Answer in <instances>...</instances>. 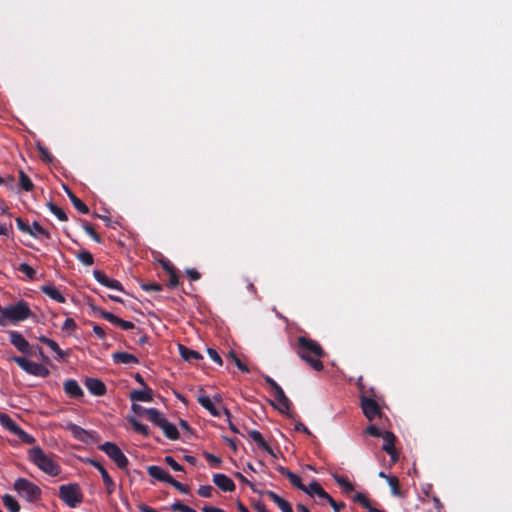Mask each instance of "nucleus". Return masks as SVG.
Instances as JSON below:
<instances>
[{
	"mask_svg": "<svg viewBox=\"0 0 512 512\" xmlns=\"http://www.w3.org/2000/svg\"><path fill=\"white\" fill-rule=\"evenodd\" d=\"M248 435L258 445L259 448L270 455H274L272 447L266 442L259 431L249 430Z\"/></svg>",
	"mask_w": 512,
	"mask_h": 512,
	"instance_id": "23",
	"label": "nucleus"
},
{
	"mask_svg": "<svg viewBox=\"0 0 512 512\" xmlns=\"http://www.w3.org/2000/svg\"><path fill=\"white\" fill-rule=\"evenodd\" d=\"M197 402L214 417H220L221 412L216 407L213 400L207 395L201 394L197 397Z\"/></svg>",
	"mask_w": 512,
	"mask_h": 512,
	"instance_id": "22",
	"label": "nucleus"
},
{
	"mask_svg": "<svg viewBox=\"0 0 512 512\" xmlns=\"http://www.w3.org/2000/svg\"><path fill=\"white\" fill-rule=\"evenodd\" d=\"M147 472L154 479L161 482H166L168 484H170V481H172L173 479V477L168 472H166L162 467L157 465L149 466L147 468Z\"/></svg>",
	"mask_w": 512,
	"mask_h": 512,
	"instance_id": "21",
	"label": "nucleus"
},
{
	"mask_svg": "<svg viewBox=\"0 0 512 512\" xmlns=\"http://www.w3.org/2000/svg\"><path fill=\"white\" fill-rule=\"evenodd\" d=\"M185 272L192 281H197L201 278V274L194 268H188Z\"/></svg>",
	"mask_w": 512,
	"mask_h": 512,
	"instance_id": "63",
	"label": "nucleus"
},
{
	"mask_svg": "<svg viewBox=\"0 0 512 512\" xmlns=\"http://www.w3.org/2000/svg\"><path fill=\"white\" fill-rule=\"evenodd\" d=\"M131 339L136 343V344H139V345H144L147 343L148 341V336L146 335V333L143 332L142 329L140 328H136L134 331H132L131 333Z\"/></svg>",
	"mask_w": 512,
	"mask_h": 512,
	"instance_id": "39",
	"label": "nucleus"
},
{
	"mask_svg": "<svg viewBox=\"0 0 512 512\" xmlns=\"http://www.w3.org/2000/svg\"><path fill=\"white\" fill-rule=\"evenodd\" d=\"M223 413L227 418L229 429L234 433H239V429L231 421V412L227 408H223Z\"/></svg>",
	"mask_w": 512,
	"mask_h": 512,
	"instance_id": "58",
	"label": "nucleus"
},
{
	"mask_svg": "<svg viewBox=\"0 0 512 512\" xmlns=\"http://www.w3.org/2000/svg\"><path fill=\"white\" fill-rule=\"evenodd\" d=\"M13 489L27 502L36 503L41 499L42 491L39 486L26 478H18L13 484Z\"/></svg>",
	"mask_w": 512,
	"mask_h": 512,
	"instance_id": "4",
	"label": "nucleus"
},
{
	"mask_svg": "<svg viewBox=\"0 0 512 512\" xmlns=\"http://www.w3.org/2000/svg\"><path fill=\"white\" fill-rule=\"evenodd\" d=\"M30 315V307L24 300H20L14 305L3 308L0 314V325H6L7 321L18 323L28 319Z\"/></svg>",
	"mask_w": 512,
	"mask_h": 512,
	"instance_id": "3",
	"label": "nucleus"
},
{
	"mask_svg": "<svg viewBox=\"0 0 512 512\" xmlns=\"http://www.w3.org/2000/svg\"><path fill=\"white\" fill-rule=\"evenodd\" d=\"M308 492L309 493H307V495L310 497H317L315 503L320 506H324L332 499V497L323 489L320 483L315 480L310 483V489Z\"/></svg>",
	"mask_w": 512,
	"mask_h": 512,
	"instance_id": "10",
	"label": "nucleus"
},
{
	"mask_svg": "<svg viewBox=\"0 0 512 512\" xmlns=\"http://www.w3.org/2000/svg\"><path fill=\"white\" fill-rule=\"evenodd\" d=\"M84 231L97 243H101L102 239L99 234L96 233L93 226L86 221H83Z\"/></svg>",
	"mask_w": 512,
	"mask_h": 512,
	"instance_id": "45",
	"label": "nucleus"
},
{
	"mask_svg": "<svg viewBox=\"0 0 512 512\" xmlns=\"http://www.w3.org/2000/svg\"><path fill=\"white\" fill-rule=\"evenodd\" d=\"M164 462L174 471H184L182 465H180L172 456H165Z\"/></svg>",
	"mask_w": 512,
	"mask_h": 512,
	"instance_id": "51",
	"label": "nucleus"
},
{
	"mask_svg": "<svg viewBox=\"0 0 512 512\" xmlns=\"http://www.w3.org/2000/svg\"><path fill=\"white\" fill-rule=\"evenodd\" d=\"M382 438L384 440L382 449L386 453H391L392 449H395L396 436L394 435V433L390 431H385L384 434L382 435Z\"/></svg>",
	"mask_w": 512,
	"mask_h": 512,
	"instance_id": "33",
	"label": "nucleus"
},
{
	"mask_svg": "<svg viewBox=\"0 0 512 512\" xmlns=\"http://www.w3.org/2000/svg\"><path fill=\"white\" fill-rule=\"evenodd\" d=\"M358 385V388H359V399L361 400V397L362 396H365V397H368L370 399H376L377 401L380 400V397L377 395L376 391L374 388H366L362 382H361V379L358 381L357 383Z\"/></svg>",
	"mask_w": 512,
	"mask_h": 512,
	"instance_id": "37",
	"label": "nucleus"
},
{
	"mask_svg": "<svg viewBox=\"0 0 512 512\" xmlns=\"http://www.w3.org/2000/svg\"><path fill=\"white\" fill-rule=\"evenodd\" d=\"M29 459L41 471L50 475L58 476L61 473L60 465L54 460L52 455L46 454L43 449L36 446L29 450Z\"/></svg>",
	"mask_w": 512,
	"mask_h": 512,
	"instance_id": "2",
	"label": "nucleus"
},
{
	"mask_svg": "<svg viewBox=\"0 0 512 512\" xmlns=\"http://www.w3.org/2000/svg\"><path fill=\"white\" fill-rule=\"evenodd\" d=\"M207 353L209 355V357L215 362L217 363L218 365L222 366L223 364V361H222V358L221 356L219 355V353L213 349V348H208L207 349Z\"/></svg>",
	"mask_w": 512,
	"mask_h": 512,
	"instance_id": "57",
	"label": "nucleus"
},
{
	"mask_svg": "<svg viewBox=\"0 0 512 512\" xmlns=\"http://www.w3.org/2000/svg\"><path fill=\"white\" fill-rule=\"evenodd\" d=\"M276 470L282 475L288 478L289 482L292 486L298 488L299 490L303 491L304 493H309L310 485L306 486L302 483V479L297 474L290 471L288 468L284 466H278Z\"/></svg>",
	"mask_w": 512,
	"mask_h": 512,
	"instance_id": "13",
	"label": "nucleus"
},
{
	"mask_svg": "<svg viewBox=\"0 0 512 512\" xmlns=\"http://www.w3.org/2000/svg\"><path fill=\"white\" fill-rule=\"evenodd\" d=\"M294 429H295V431L303 432L307 435H312L311 431L300 421L295 423Z\"/></svg>",
	"mask_w": 512,
	"mask_h": 512,
	"instance_id": "64",
	"label": "nucleus"
},
{
	"mask_svg": "<svg viewBox=\"0 0 512 512\" xmlns=\"http://www.w3.org/2000/svg\"><path fill=\"white\" fill-rule=\"evenodd\" d=\"M360 407L364 416L369 421H373L376 418H381L383 415L381 407L376 399H370L368 397L362 396Z\"/></svg>",
	"mask_w": 512,
	"mask_h": 512,
	"instance_id": "9",
	"label": "nucleus"
},
{
	"mask_svg": "<svg viewBox=\"0 0 512 512\" xmlns=\"http://www.w3.org/2000/svg\"><path fill=\"white\" fill-rule=\"evenodd\" d=\"M179 285V277L177 271L169 274V282L168 287L169 288H175Z\"/></svg>",
	"mask_w": 512,
	"mask_h": 512,
	"instance_id": "61",
	"label": "nucleus"
},
{
	"mask_svg": "<svg viewBox=\"0 0 512 512\" xmlns=\"http://www.w3.org/2000/svg\"><path fill=\"white\" fill-rule=\"evenodd\" d=\"M149 421L161 428L164 435L170 440L179 439V431L177 427L170 423L159 410H149Z\"/></svg>",
	"mask_w": 512,
	"mask_h": 512,
	"instance_id": "6",
	"label": "nucleus"
},
{
	"mask_svg": "<svg viewBox=\"0 0 512 512\" xmlns=\"http://www.w3.org/2000/svg\"><path fill=\"white\" fill-rule=\"evenodd\" d=\"M58 497L69 508H76L83 502V492L79 484L69 483L59 487Z\"/></svg>",
	"mask_w": 512,
	"mask_h": 512,
	"instance_id": "5",
	"label": "nucleus"
},
{
	"mask_svg": "<svg viewBox=\"0 0 512 512\" xmlns=\"http://www.w3.org/2000/svg\"><path fill=\"white\" fill-rule=\"evenodd\" d=\"M75 256L85 266H91L94 263L93 255L89 251L81 250Z\"/></svg>",
	"mask_w": 512,
	"mask_h": 512,
	"instance_id": "38",
	"label": "nucleus"
},
{
	"mask_svg": "<svg viewBox=\"0 0 512 512\" xmlns=\"http://www.w3.org/2000/svg\"><path fill=\"white\" fill-rule=\"evenodd\" d=\"M387 482L391 489V493L394 496H401V488L398 478L396 476L387 477Z\"/></svg>",
	"mask_w": 512,
	"mask_h": 512,
	"instance_id": "42",
	"label": "nucleus"
},
{
	"mask_svg": "<svg viewBox=\"0 0 512 512\" xmlns=\"http://www.w3.org/2000/svg\"><path fill=\"white\" fill-rule=\"evenodd\" d=\"M128 421L131 424L134 431L143 435L144 437L150 436V429L147 425L142 424L135 417H129Z\"/></svg>",
	"mask_w": 512,
	"mask_h": 512,
	"instance_id": "34",
	"label": "nucleus"
},
{
	"mask_svg": "<svg viewBox=\"0 0 512 512\" xmlns=\"http://www.w3.org/2000/svg\"><path fill=\"white\" fill-rule=\"evenodd\" d=\"M18 229L26 234H29L31 236H36L37 234L35 231L30 227L29 224L25 223L22 218L17 217L15 219Z\"/></svg>",
	"mask_w": 512,
	"mask_h": 512,
	"instance_id": "44",
	"label": "nucleus"
},
{
	"mask_svg": "<svg viewBox=\"0 0 512 512\" xmlns=\"http://www.w3.org/2000/svg\"><path fill=\"white\" fill-rule=\"evenodd\" d=\"M328 504L331 506L334 512H341L346 506L344 502H337L333 498Z\"/></svg>",
	"mask_w": 512,
	"mask_h": 512,
	"instance_id": "62",
	"label": "nucleus"
},
{
	"mask_svg": "<svg viewBox=\"0 0 512 512\" xmlns=\"http://www.w3.org/2000/svg\"><path fill=\"white\" fill-rule=\"evenodd\" d=\"M18 270L25 274L30 280H34L36 278V271L27 263H21Z\"/></svg>",
	"mask_w": 512,
	"mask_h": 512,
	"instance_id": "46",
	"label": "nucleus"
},
{
	"mask_svg": "<svg viewBox=\"0 0 512 512\" xmlns=\"http://www.w3.org/2000/svg\"><path fill=\"white\" fill-rule=\"evenodd\" d=\"M141 288L146 292H160L163 290V286L159 283H141Z\"/></svg>",
	"mask_w": 512,
	"mask_h": 512,
	"instance_id": "49",
	"label": "nucleus"
},
{
	"mask_svg": "<svg viewBox=\"0 0 512 512\" xmlns=\"http://www.w3.org/2000/svg\"><path fill=\"white\" fill-rule=\"evenodd\" d=\"M204 457L207 460V462L213 467H219L222 462V460L218 456H215L209 452H205Z\"/></svg>",
	"mask_w": 512,
	"mask_h": 512,
	"instance_id": "53",
	"label": "nucleus"
},
{
	"mask_svg": "<svg viewBox=\"0 0 512 512\" xmlns=\"http://www.w3.org/2000/svg\"><path fill=\"white\" fill-rule=\"evenodd\" d=\"M84 384L92 395L103 396L107 392L106 385L98 378H86Z\"/></svg>",
	"mask_w": 512,
	"mask_h": 512,
	"instance_id": "17",
	"label": "nucleus"
},
{
	"mask_svg": "<svg viewBox=\"0 0 512 512\" xmlns=\"http://www.w3.org/2000/svg\"><path fill=\"white\" fill-rule=\"evenodd\" d=\"M333 479L345 493L348 494L354 491V485L346 477L339 474H334Z\"/></svg>",
	"mask_w": 512,
	"mask_h": 512,
	"instance_id": "35",
	"label": "nucleus"
},
{
	"mask_svg": "<svg viewBox=\"0 0 512 512\" xmlns=\"http://www.w3.org/2000/svg\"><path fill=\"white\" fill-rule=\"evenodd\" d=\"M37 150L39 152L40 158L44 162L51 163L53 161L54 157L46 147L42 145H37Z\"/></svg>",
	"mask_w": 512,
	"mask_h": 512,
	"instance_id": "48",
	"label": "nucleus"
},
{
	"mask_svg": "<svg viewBox=\"0 0 512 512\" xmlns=\"http://www.w3.org/2000/svg\"><path fill=\"white\" fill-rule=\"evenodd\" d=\"M213 482L219 489L224 492H233L236 488L233 480L222 473L214 474Z\"/></svg>",
	"mask_w": 512,
	"mask_h": 512,
	"instance_id": "18",
	"label": "nucleus"
},
{
	"mask_svg": "<svg viewBox=\"0 0 512 512\" xmlns=\"http://www.w3.org/2000/svg\"><path fill=\"white\" fill-rule=\"evenodd\" d=\"M170 485H172L175 489H177L182 494L189 493V490H190L189 486L182 484L181 482L175 480L174 478L172 479V481H170Z\"/></svg>",
	"mask_w": 512,
	"mask_h": 512,
	"instance_id": "54",
	"label": "nucleus"
},
{
	"mask_svg": "<svg viewBox=\"0 0 512 512\" xmlns=\"http://www.w3.org/2000/svg\"><path fill=\"white\" fill-rule=\"evenodd\" d=\"M41 291L50 297L51 299L55 300L58 303H65L66 299L62 295V293L54 286L52 285H45L41 287Z\"/></svg>",
	"mask_w": 512,
	"mask_h": 512,
	"instance_id": "27",
	"label": "nucleus"
},
{
	"mask_svg": "<svg viewBox=\"0 0 512 512\" xmlns=\"http://www.w3.org/2000/svg\"><path fill=\"white\" fill-rule=\"evenodd\" d=\"M19 187L27 192L34 188L32 180L23 170L19 171Z\"/></svg>",
	"mask_w": 512,
	"mask_h": 512,
	"instance_id": "36",
	"label": "nucleus"
},
{
	"mask_svg": "<svg viewBox=\"0 0 512 512\" xmlns=\"http://www.w3.org/2000/svg\"><path fill=\"white\" fill-rule=\"evenodd\" d=\"M0 424L9 432L15 434L19 426L6 413H0Z\"/></svg>",
	"mask_w": 512,
	"mask_h": 512,
	"instance_id": "32",
	"label": "nucleus"
},
{
	"mask_svg": "<svg viewBox=\"0 0 512 512\" xmlns=\"http://www.w3.org/2000/svg\"><path fill=\"white\" fill-rule=\"evenodd\" d=\"M100 316L103 319H105L106 321H108V322H110V323H112V324H114L116 326H119L123 330H132V331H134L136 329V327H135L133 322L123 320V319L119 318L118 316L114 315L111 312H107V311L101 310L100 311Z\"/></svg>",
	"mask_w": 512,
	"mask_h": 512,
	"instance_id": "16",
	"label": "nucleus"
},
{
	"mask_svg": "<svg viewBox=\"0 0 512 512\" xmlns=\"http://www.w3.org/2000/svg\"><path fill=\"white\" fill-rule=\"evenodd\" d=\"M76 327H77V325H76V322L74 321V319L67 318L63 323L62 329L65 331H74L76 329Z\"/></svg>",
	"mask_w": 512,
	"mask_h": 512,
	"instance_id": "60",
	"label": "nucleus"
},
{
	"mask_svg": "<svg viewBox=\"0 0 512 512\" xmlns=\"http://www.w3.org/2000/svg\"><path fill=\"white\" fill-rule=\"evenodd\" d=\"M129 398L133 402H151L153 401V390L148 386L143 390H133L130 392Z\"/></svg>",
	"mask_w": 512,
	"mask_h": 512,
	"instance_id": "20",
	"label": "nucleus"
},
{
	"mask_svg": "<svg viewBox=\"0 0 512 512\" xmlns=\"http://www.w3.org/2000/svg\"><path fill=\"white\" fill-rule=\"evenodd\" d=\"M30 227L37 234L36 236H34L35 238H45V239L51 238V234L46 229H44L38 222H36V221L33 222L32 226H30Z\"/></svg>",
	"mask_w": 512,
	"mask_h": 512,
	"instance_id": "43",
	"label": "nucleus"
},
{
	"mask_svg": "<svg viewBox=\"0 0 512 512\" xmlns=\"http://www.w3.org/2000/svg\"><path fill=\"white\" fill-rule=\"evenodd\" d=\"M131 408L135 414H138V415L145 414L148 420H149V412L148 411L149 410H157L156 408H144L141 405L136 404V403H133Z\"/></svg>",
	"mask_w": 512,
	"mask_h": 512,
	"instance_id": "52",
	"label": "nucleus"
},
{
	"mask_svg": "<svg viewBox=\"0 0 512 512\" xmlns=\"http://www.w3.org/2000/svg\"><path fill=\"white\" fill-rule=\"evenodd\" d=\"M2 502L5 508L10 512H20V504L18 501L10 494H4L2 496Z\"/></svg>",
	"mask_w": 512,
	"mask_h": 512,
	"instance_id": "31",
	"label": "nucleus"
},
{
	"mask_svg": "<svg viewBox=\"0 0 512 512\" xmlns=\"http://www.w3.org/2000/svg\"><path fill=\"white\" fill-rule=\"evenodd\" d=\"M67 194L75 209H77L82 214L89 213L88 206L81 199H79L71 190L67 189Z\"/></svg>",
	"mask_w": 512,
	"mask_h": 512,
	"instance_id": "29",
	"label": "nucleus"
},
{
	"mask_svg": "<svg viewBox=\"0 0 512 512\" xmlns=\"http://www.w3.org/2000/svg\"><path fill=\"white\" fill-rule=\"evenodd\" d=\"M10 361L15 362L25 372L33 376L47 377L50 373L48 368L44 365L28 360L25 357L12 356L10 357Z\"/></svg>",
	"mask_w": 512,
	"mask_h": 512,
	"instance_id": "8",
	"label": "nucleus"
},
{
	"mask_svg": "<svg viewBox=\"0 0 512 512\" xmlns=\"http://www.w3.org/2000/svg\"><path fill=\"white\" fill-rule=\"evenodd\" d=\"M9 338L11 344L21 353L32 355L31 346L23 335L17 331H10Z\"/></svg>",
	"mask_w": 512,
	"mask_h": 512,
	"instance_id": "12",
	"label": "nucleus"
},
{
	"mask_svg": "<svg viewBox=\"0 0 512 512\" xmlns=\"http://www.w3.org/2000/svg\"><path fill=\"white\" fill-rule=\"evenodd\" d=\"M276 403L270 401L271 405L276 408L282 414H288L291 409L292 403L285 395L283 389H279L274 393Z\"/></svg>",
	"mask_w": 512,
	"mask_h": 512,
	"instance_id": "14",
	"label": "nucleus"
},
{
	"mask_svg": "<svg viewBox=\"0 0 512 512\" xmlns=\"http://www.w3.org/2000/svg\"><path fill=\"white\" fill-rule=\"evenodd\" d=\"M89 463L94 468H96L99 471V473L101 474V477H102L103 483L105 485L107 494L108 495L113 494L114 491H115L116 485H115V482L112 479V477L109 475V473L105 469V467L99 461H97V460L90 459Z\"/></svg>",
	"mask_w": 512,
	"mask_h": 512,
	"instance_id": "11",
	"label": "nucleus"
},
{
	"mask_svg": "<svg viewBox=\"0 0 512 512\" xmlns=\"http://www.w3.org/2000/svg\"><path fill=\"white\" fill-rule=\"evenodd\" d=\"M16 435L22 442L26 443V444H32L35 442V438L30 435L29 433L25 432L22 428H18V430L16 431V433L14 434Z\"/></svg>",
	"mask_w": 512,
	"mask_h": 512,
	"instance_id": "47",
	"label": "nucleus"
},
{
	"mask_svg": "<svg viewBox=\"0 0 512 512\" xmlns=\"http://www.w3.org/2000/svg\"><path fill=\"white\" fill-rule=\"evenodd\" d=\"M353 501L359 503L362 507L367 509L368 512H385L372 506L371 501L363 493H356L353 497Z\"/></svg>",
	"mask_w": 512,
	"mask_h": 512,
	"instance_id": "28",
	"label": "nucleus"
},
{
	"mask_svg": "<svg viewBox=\"0 0 512 512\" xmlns=\"http://www.w3.org/2000/svg\"><path fill=\"white\" fill-rule=\"evenodd\" d=\"M263 378L265 382L271 387L273 393H275L277 390L281 389V387L278 385V383L271 378L269 375H263Z\"/></svg>",
	"mask_w": 512,
	"mask_h": 512,
	"instance_id": "59",
	"label": "nucleus"
},
{
	"mask_svg": "<svg viewBox=\"0 0 512 512\" xmlns=\"http://www.w3.org/2000/svg\"><path fill=\"white\" fill-rule=\"evenodd\" d=\"M47 207L49 208V210L60 220V221H67L68 220V216L67 214L65 213V211L58 207L57 205H55L54 203L52 202H48L47 203Z\"/></svg>",
	"mask_w": 512,
	"mask_h": 512,
	"instance_id": "40",
	"label": "nucleus"
},
{
	"mask_svg": "<svg viewBox=\"0 0 512 512\" xmlns=\"http://www.w3.org/2000/svg\"><path fill=\"white\" fill-rule=\"evenodd\" d=\"M295 352L315 371L323 370L321 358L325 356V351L316 340L299 336L296 340Z\"/></svg>",
	"mask_w": 512,
	"mask_h": 512,
	"instance_id": "1",
	"label": "nucleus"
},
{
	"mask_svg": "<svg viewBox=\"0 0 512 512\" xmlns=\"http://www.w3.org/2000/svg\"><path fill=\"white\" fill-rule=\"evenodd\" d=\"M112 360L115 364H138L139 360L133 354L127 352H114L112 354Z\"/></svg>",
	"mask_w": 512,
	"mask_h": 512,
	"instance_id": "24",
	"label": "nucleus"
},
{
	"mask_svg": "<svg viewBox=\"0 0 512 512\" xmlns=\"http://www.w3.org/2000/svg\"><path fill=\"white\" fill-rule=\"evenodd\" d=\"M63 389L70 398L79 399L84 396L82 388L74 379H67L63 384Z\"/></svg>",
	"mask_w": 512,
	"mask_h": 512,
	"instance_id": "19",
	"label": "nucleus"
},
{
	"mask_svg": "<svg viewBox=\"0 0 512 512\" xmlns=\"http://www.w3.org/2000/svg\"><path fill=\"white\" fill-rule=\"evenodd\" d=\"M47 346L54 351L60 359L64 360L67 357V353H65L54 340L50 339Z\"/></svg>",
	"mask_w": 512,
	"mask_h": 512,
	"instance_id": "50",
	"label": "nucleus"
},
{
	"mask_svg": "<svg viewBox=\"0 0 512 512\" xmlns=\"http://www.w3.org/2000/svg\"><path fill=\"white\" fill-rule=\"evenodd\" d=\"M178 349L181 357L185 361L193 362L203 359V356L198 351L192 350L185 345L179 344Z\"/></svg>",
	"mask_w": 512,
	"mask_h": 512,
	"instance_id": "26",
	"label": "nucleus"
},
{
	"mask_svg": "<svg viewBox=\"0 0 512 512\" xmlns=\"http://www.w3.org/2000/svg\"><path fill=\"white\" fill-rule=\"evenodd\" d=\"M365 433L373 437H382V435L384 434L376 425H369L365 429Z\"/></svg>",
	"mask_w": 512,
	"mask_h": 512,
	"instance_id": "55",
	"label": "nucleus"
},
{
	"mask_svg": "<svg viewBox=\"0 0 512 512\" xmlns=\"http://www.w3.org/2000/svg\"><path fill=\"white\" fill-rule=\"evenodd\" d=\"M212 491H213V487L210 486V485H203V486H200L197 493L201 496V497H206V498H209L212 496Z\"/></svg>",
	"mask_w": 512,
	"mask_h": 512,
	"instance_id": "56",
	"label": "nucleus"
},
{
	"mask_svg": "<svg viewBox=\"0 0 512 512\" xmlns=\"http://www.w3.org/2000/svg\"><path fill=\"white\" fill-rule=\"evenodd\" d=\"M227 358L231 359L240 371L244 373L249 372L248 366L238 358L237 354L233 350L227 354Z\"/></svg>",
	"mask_w": 512,
	"mask_h": 512,
	"instance_id": "41",
	"label": "nucleus"
},
{
	"mask_svg": "<svg viewBox=\"0 0 512 512\" xmlns=\"http://www.w3.org/2000/svg\"><path fill=\"white\" fill-rule=\"evenodd\" d=\"M93 276H94L95 280L97 282H99L101 285H103L107 288H110V289L124 292V288H123L122 284L118 280L109 278L103 271L94 270Z\"/></svg>",
	"mask_w": 512,
	"mask_h": 512,
	"instance_id": "15",
	"label": "nucleus"
},
{
	"mask_svg": "<svg viewBox=\"0 0 512 512\" xmlns=\"http://www.w3.org/2000/svg\"><path fill=\"white\" fill-rule=\"evenodd\" d=\"M265 494H266L267 497H269L278 506V508L282 512H294L293 509H292L291 504L287 500H285L282 497H280L275 492L267 490L265 492Z\"/></svg>",
	"mask_w": 512,
	"mask_h": 512,
	"instance_id": "25",
	"label": "nucleus"
},
{
	"mask_svg": "<svg viewBox=\"0 0 512 512\" xmlns=\"http://www.w3.org/2000/svg\"><path fill=\"white\" fill-rule=\"evenodd\" d=\"M99 449L104 452L118 468L124 470L128 467V458L115 443L105 442L99 446Z\"/></svg>",
	"mask_w": 512,
	"mask_h": 512,
	"instance_id": "7",
	"label": "nucleus"
},
{
	"mask_svg": "<svg viewBox=\"0 0 512 512\" xmlns=\"http://www.w3.org/2000/svg\"><path fill=\"white\" fill-rule=\"evenodd\" d=\"M67 429L71 432V434L73 435V437L75 439L83 441V442H85L87 440L88 432L85 429H83L82 427H80L74 423H69L67 425Z\"/></svg>",
	"mask_w": 512,
	"mask_h": 512,
	"instance_id": "30",
	"label": "nucleus"
}]
</instances>
